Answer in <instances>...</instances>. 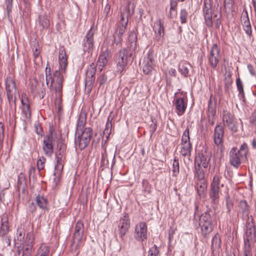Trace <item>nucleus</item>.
<instances>
[{
	"label": "nucleus",
	"mask_w": 256,
	"mask_h": 256,
	"mask_svg": "<svg viewBox=\"0 0 256 256\" xmlns=\"http://www.w3.org/2000/svg\"><path fill=\"white\" fill-rule=\"evenodd\" d=\"M137 36L135 32H131L128 36V42L130 46L132 49H135L136 44Z\"/></svg>",
	"instance_id": "a18cd8bd"
},
{
	"label": "nucleus",
	"mask_w": 256,
	"mask_h": 256,
	"mask_svg": "<svg viewBox=\"0 0 256 256\" xmlns=\"http://www.w3.org/2000/svg\"><path fill=\"white\" fill-rule=\"evenodd\" d=\"M92 134L91 128H86L83 131L76 132L74 143L76 148L80 150H84L89 144Z\"/></svg>",
	"instance_id": "39448f33"
},
{
	"label": "nucleus",
	"mask_w": 256,
	"mask_h": 256,
	"mask_svg": "<svg viewBox=\"0 0 256 256\" xmlns=\"http://www.w3.org/2000/svg\"><path fill=\"white\" fill-rule=\"evenodd\" d=\"M236 84L237 89L238 91V96L241 98H244V94L243 88V84L240 78H236Z\"/></svg>",
	"instance_id": "8fccbe9b"
},
{
	"label": "nucleus",
	"mask_w": 256,
	"mask_h": 256,
	"mask_svg": "<svg viewBox=\"0 0 256 256\" xmlns=\"http://www.w3.org/2000/svg\"><path fill=\"white\" fill-rule=\"evenodd\" d=\"M22 114L24 119H28L31 116V111L28 99L26 94H22L21 98Z\"/></svg>",
	"instance_id": "5701e85b"
},
{
	"label": "nucleus",
	"mask_w": 256,
	"mask_h": 256,
	"mask_svg": "<svg viewBox=\"0 0 256 256\" xmlns=\"http://www.w3.org/2000/svg\"><path fill=\"white\" fill-rule=\"evenodd\" d=\"M155 40L160 45H162L164 42V35L155 34Z\"/></svg>",
	"instance_id": "338daca9"
},
{
	"label": "nucleus",
	"mask_w": 256,
	"mask_h": 256,
	"mask_svg": "<svg viewBox=\"0 0 256 256\" xmlns=\"http://www.w3.org/2000/svg\"><path fill=\"white\" fill-rule=\"evenodd\" d=\"M48 66L46 68V84L48 86L50 83V87L51 88L54 84V88L56 94L55 99V104L58 108V112H60L62 108V83L64 79L62 74L60 71H56L52 76L50 74V69L48 72Z\"/></svg>",
	"instance_id": "f03ea898"
},
{
	"label": "nucleus",
	"mask_w": 256,
	"mask_h": 256,
	"mask_svg": "<svg viewBox=\"0 0 256 256\" xmlns=\"http://www.w3.org/2000/svg\"><path fill=\"white\" fill-rule=\"evenodd\" d=\"M8 218L6 214H4L0 220V236H1L6 244L10 246L11 239L8 236L10 226L8 222Z\"/></svg>",
	"instance_id": "9b49d317"
},
{
	"label": "nucleus",
	"mask_w": 256,
	"mask_h": 256,
	"mask_svg": "<svg viewBox=\"0 0 256 256\" xmlns=\"http://www.w3.org/2000/svg\"><path fill=\"white\" fill-rule=\"evenodd\" d=\"M96 72V66L94 63L90 64L88 67L87 70L86 72V86L90 91L92 86L95 81V74Z\"/></svg>",
	"instance_id": "dca6fc26"
},
{
	"label": "nucleus",
	"mask_w": 256,
	"mask_h": 256,
	"mask_svg": "<svg viewBox=\"0 0 256 256\" xmlns=\"http://www.w3.org/2000/svg\"><path fill=\"white\" fill-rule=\"evenodd\" d=\"M142 192L144 194H150L151 192V185L146 180H144L142 182Z\"/></svg>",
	"instance_id": "864d4df0"
},
{
	"label": "nucleus",
	"mask_w": 256,
	"mask_h": 256,
	"mask_svg": "<svg viewBox=\"0 0 256 256\" xmlns=\"http://www.w3.org/2000/svg\"><path fill=\"white\" fill-rule=\"evenodd\" d=\"M241 20L244 31L246 34L250 37L252 34V28L248 15V12L246 7L244 8L242 14Z\"/></svg>",
	"instance_id": "412c9836"
},
{
	"label": "nucleus",
	"mask_w": 256,
	"mask_h": 256,
	"mask_svg": "<svg viewBox=\"0 0 256 256\" xmlns=\"http://www.w3.org/2000/svg\"><path fill=\"white\" fill-rule=\"evenodd\" d=\"M180 22L182 24H184L188 22V12L185 8H182L179 13Z\"/></svg>",
	"instance_id": "de8ad7c7"
},
{
	"label": "nucleus",
	"mask_w": 256,
	"mask_h": 256,
	"mask_svg": "<svg viewBox=\"0 0 256 256\" xmlns=\"http://www.w3.org/2000/svg\"><path fill=\"white\" fill-rule=\"evenodd\" d=\"M190 64L186 61H181L178 64V70L180 74L185 77L188 74Z\"/></svg>",
	"instance_id": "4c0bfd02"
},
{
	"label": "nucleus",
	"mask_w": 256,
	"mask_h": 256,
	"mask_svg": "<svg viewBox=\"0 0 256 256\" xmlns=\"http://www.w3.org/2000/svg\"><path fill=\"white\" fill-rule=\"evenodd\" d=\"M130 226V221L128 214L126 213L119 220L118 228L120 238H122L126 232L128 231Z\"/></svg>",
	"instance_id": "6ab92c4d"
},
{
	"label": "nucleus",
	"mask_w": 256,
	"mask_h": 256,
	"mask_svg": "<svg viewBox=\"0 0 256 256\" xmlns=\"http://www.w3.org/2000/svg\"><path fill=\"white\" fill-rule=\"evenodd\" d=\"M38 206L44 210H48V200L42 196L38 195L36 198Z\"/></svg>",
	"instance_id": "72a5a7b5"
},
{
	"label": "nucleus",
	"mask_w": 256,
	"mask_h": 256,
	"mask_svg": "<svg viewBox=\"0 0 256 256\" xmlns=\"http://www.w3.org/2000/svg\"><path fill=\"white\" fill-rule=\"evenodd\" d=\"M256 230L253 224H248L246 226L244 250H246L248 247L249 250L252 251L250 244L251 243L254 242Z\"/></svg>",
	"instance_id": "4468645a"
},
{
	"label": "nucleus",
	"mask_w": 256,
	"mask_h": 256,
	"mask_svg": "<svg viewBox=\"0 0 256 256\" xmlns=\"http://www.w3.org/2000/svg\"><path fill=\"white\" fill-rule=\"evenodd\" d=\"M221 244V240L220 235L217 233L212 238V249L214 250L215 249L220 248Z\"/></svg>",
	"instance_id": "c03bdc74"
},
{
	"label": "nucleus",
	"mask_w": 256,
	"mask_h": 256,
	"mask_svg": "<svg viewBox=\"0 0 256 256\" xmlns=\"http://www.w3.org/2000/svg\"><path fill=\"white\" fill-rule=\"evenodd\" d=\"M4 126L0 122V149L2 148L4 138Z\"/></svg>",
	"instance_id": "e2e57ef3"
},
{
	"label": "nucleus",
	"mask_w": 256,
	"mask_h": 256,
	"mask_svg": "<svg viewBox=\"0 0 256 256\" xmlns=\"http://www.w3.org/2000/svg\"><path fill=\"white\" fill-rule=\"evenodd\" d=\"M201 228V232L202 236H206L208 235L213 230L212 224H199Z\"/></svg>",
	"instance_id": "a19ab883"
},
{
	"label": "nucleus",
	"mask_w": 256,
	"mask_h": 256,
	"mask_svg": "<svg viewBox=\"0 0 256 256\" xmlns=\"http://www.w3.org/2000/svg\"><path fill=\"white\" fill-rule=\"evenodd\" d=\"M26 188V178L24 174L21 172L18 176V190H21L22 192H24Z\"/></svg>",
	"instance_id": "e433bc0d"
},
{
	"label": "nucleus",
	"mask_w": 256,
	"mask_h": 256,
	"mask_svg": "<svg viewBox=\"0 0 256 256\" xmlns=\"http://www.w3.org/2000/svg\"><path fill=\"white\" fill-rule=\"evenodd\" d=\"M38 22L39 26L41 27L40 30L48 28L50 26V20L46 14H40Z\"/></svg>",
	"instance_id": "7c9ffc66"
},
{
	"label": "nucleus",
	"mask_w": 256,
	"mask_h": 256,
	"mask_svg": "<svg viewBox=\"0 0 256 256\" xmlns=\"http://www.w3.org/2000/svg\"><path fill=\"white\" fill-rule=\"evenodd\" d=\"M53 136L52 133L45 136L44 138L42 150L47 156L50 157L54 153L52 145Z\"/></svg>",
	"instance_id": "f3484780"
},
{
	"label": "nucleus",
	"mask_w": 256,
	"mask_h": 256,
	"mask_svg": "<svg viewBox=\"0 0 256 256\" xmlns=\"http://www.w3.org/2000/svg\"><path fill=\"white\" fill-rule=\"evenodd\" d=\"M222 177L220 174H215L210 185L209 195L214 203L218 202L220 194V188L224 187V184L222 182Z\"/></svg>",
	"instance_id": "1a4fd4ad"
},
{
	"label": "nucleus",
	"mask_w": 256,
	"mask_h": 256,
	"mask_svg": "<svg viewBox=\"0 0 256 256\" xmlns=\"http://www.w3.org/2000/svg\"><path fill=\"white\" fill-rule=\"evenodd\" d=\"M110 56V51L108 48L103 50L100 53L97 62V66L100 72L103 70V68L107 64Z\"/></svg>",
	"instance_id": "a878e982"
},
{
	"label": "nucleus",
	"mask_w": 256,
	"mask_h": 256,
	"mask_svg": "<svg viewBox=\"0 0 256 256\" xmlns=\"http://www.w3.org/2000/svg\"><path fill=\"white\" fill-rule=\"evenodd\" d=\"M134 4L130 6V3H128L126 8V13L124 12H121L120 20L116 25L127 27L128 17L134 14Z\"/></svg>",
	"instance_id": "a211bd4d"
},
{
	"label": "nucleus",
	"mask_w": 256,
	"mask_h": 256,
	"mask_svg": "<svg viewBox=\"0 0 256 256\" xmlns=\"http://www.w3.org/2000/svg\"><path fill=\"white\" fill-rule=\"evenodd\" d=\"M100 163L101 166H108V165L109 162L108 159V154L105 148H104L103 151L102 152Z\"/></svg>",
	"instance_id": "5fc2aeb1"
},
{
	"label": "nucleus",
	"mask_w": 256,
	"mask_h": 256,
	"mask_svg": "<svg viewBox=\"0 0 256 256\" xmlns=\"http://www.w3.org/2000/svg\"><path fill=\"white\" fill-rule=\"evenodd\" d=\"M207 185L204 180H200L197 183V193L201 198H204L206 195Z\"/></svg>",
	"instance_id": "473e14b6"
},
{
	"label": "nucleus",
	"mask_w": 256,
	"mask_h": 256,
	"mask_svg": "<svg viewBox=\"0 0 256 256\" xmlns=\"http://www.w3.org/2000/svg\"><path fill=\"white\" fill-rule=\"evenodd\" d=\"M222 122L225 126L232 132L237 131V126L234 120V116L226 110L222 112Z\"/></svg>",
	"instance_id": "aec40b11"
},
{
	"label": "nucleus",
	"mask_w": 256,
	"mask_h": 256,
	"mask_svg": "<svg viewBox=\"0 0 256 256\" xmlns=\"http://www.w3.org/2000/svg\"><path fill=\"white\" fill-rule=\"evenodd\" d=\"M50 252V246L42 244L36 252V256H48Z\"/></svg>",
	"instance_id": "ea45409f"
},
{
	"label": "nucleus",
	"mask_w": 256,
	"mask_h": 256,
	"mask_svg": "<svg viewBox=\"0 0 256 256\" xmlns=\"http://www.w3.org/2000/svg\"><path fill=\"white\" fill-rule=\"evenodd\" d=\"M248 152V146L246 143L242 144L239 150L236 148H232L229 154L230 163L234 168H238L247 160Z\"/></svg>",
	"instance_id": "7ed1b4c3"
},
{
	"label": "nucleus",
	"mask_w": 256,
	"mask_h": 256,
	"mask_svg": "<svg viewBox=\"0 0 256 256\" xmlns=\"http://www.w3.org/2000/svg\"><path fill=\"white\" fill-rule=\"evenodd\" d=\"M152 124H150L149 127V130L151 134H154V132H156L157 126L156 123L154 122V120H152Z\"/></svg>",
	"instance_id": "774afa93"
},
{
	"label": "nucleus",
	"mask_w": 256,
	"mask_h": 256,
	"mask_svg": "<svg viewBox=\"0 0 256 256\" xmlns=\"http://www.w3.org/2000/svg\"><path fill=\"white\" fill-rule=\"evenodd\" d=\"M182 92H176L172 101L173 105L175 106V112L179 116L184 114L187 107V100L182 96Z\"/></svg>",
	"instance_id": "9d476101"
},
{
	"label": "nucleus",
	"mask_w": 256,
	"mask_h": 256,
	"mask_svg": "<svg viewBox=\"0 0 256 256\" xmlns=\"http://www.w3.org/2000/svg\"><path fill=\"white\" fill-rule=\"evenodd\" d=\"M84 226L83 222L81 220L77 222L73 234V240L70 246L72 252L78 255L80 253V248L83 246L82 236L84 235Z\"/></svg>",
	"instance_id": "20e7f679"
},
{
	"label": "nucleus",
	"mask_w": 256,
	"mask_h": 256,
	"mask_svg": "<svg viewBox=\"0 0 256 256\" xmlns=\"http://www.w3.org/2000/svg\"><path fill=\"white\" fill-rule=\"evenodd\" d=\"M46 161V159L44 156L40 158L38 160L37 168L39 171L44 168Z\"/></svg>",
	"instance_id": "bf43d9fd"
},
{
	"label": "nucleus",
	"mask_w": 256,
	"mask_h": 256,
	"mask_svg": "<svg viewBox=\"0 0 256 256\" xmlns=\"http://www.w3.org/2000/svg\"><path fill=\"white\" fill-rule=\"evenodd\" d=\"M173 175L176 176L180 172V164L178 158L174 157L172 162V170Z\"/></svg>",
	"instance_id": "603ef678"
},
{
	"label": "nucleus",
	"mask_w": 256,
	"mask_h": 256,
	"mask_svg": "<svg viewBox=\"0 0 256 256\" xmlns=\"http://www.w3.org/2000/svg\"><path fill=\"white\" fill-rule=\"evenodd\" d=\"M212 218L210 211H206L202 214L199 218V224H212Z\"/></svg>",
	"instance_id": "c9c22d12"
},
{
	"label": "nucleus",
	"mask_w": 256,
	"mask_h": 256,
	"mask_svg": "<svg viewBox=\"0 0 256 256\" xmlns=\"http://www.w3.org/2000/svg\"><path fill=\"white\" fill-rule=\"evenodd\" d=\"M192 146L191 144H180V154L184 156H190L191 154Z\"/></svg>",
	"instance_id": "f704fd0d"
},
{
	"label": "nucleus",
	"mask_w": 256,
	"mask_h": 256,
	"mask_svg": "<svg viewBox=\"0 0 256 256\" xmlns=\"http://www.w3.org/2000/svg\"><path fill=\"white\" fill-rule=\"evenodd\" d=\"M132 55V51L130 49L123 48L116 54L115 62L116 72L120 74L126 69L128 58Z\"/></svg>",
	"instance_id": "0eeeda50"
},
{
	"label": "nucleus",
	"mask_w": 256,
	"mask_h": 256,
	"mask_svg": "<svg viewBox=\"0 0 256 256\" xmlns=\"http://www.w3.org/2000/svg\"><path fill=\"white\" fill-rule=\"evenodd\" d=\"M86 120V114L84 112H81L80 114L78 120H77L76 128V132L83 131Z\"/></svg>",
	"instance_id": "2f4dec72"
},
{
	"label": "nucleus",
	"mask_w": 256,
	"mask_h": 256,
	"mask_svg": "<svg viewBox=\"0 0 256 256\" xmlns=\"http://www.w3.org/2000/svg\"><path fill=\"white\" fill-rule=\"evenodd\" d=\"M66 148V146L62 140L58 142L55 152L56 162L54 174L56 176H60L62 171Z\"/></svg>",
	"instance_id": "423d86ee"
},
{
	"label": "nucleus",
	"mask_w": 256,
	"mask_h": 256,
	"mask_svg": "<svg viewBox=\"0 0 256 256\" xmlns=\"http://www.w3.org/2000/svg\"><path fill=\"white\" fill-rule=\"evenodd\" d=\"M204 152L198 153L195 156L194 164L202 166L204 168H206L209 164L210 156L206 150Z\"/></svg>",
	"instance_id": "4be33fe9"
},
{
	"label": "nucleus",
	"mask_w": 256,
	"mask_h": 256,
	"mask_svg": "<svg viewBox=\"0 0 256 256\" xmlns=\"http://www.w3.org/2000/svg\"><path fill=\"white\" fill-rule=\"evenodd\" d=\"M226 205L227 208V212L230 213L232 208L233 207L234 204L232 200H230V197L229 196H228L226 197Z\"/></svg>",
	"instance_id": "0e129e2a"
},
{
	"label": "nucleus",
	"mask_w": 256,
	"mask_h": 256,
	"mask_svg": "<svg viewBox=\"0 0 256 256\" xmlns=\"http://www.w3.org/2000/svg\"><path fill=\"white\" fill-rule=\"evenodd\" d=\"M216 3L214 6L216 10L218 12H214V10H212V0H204L202 6L203 15L206 26L208 28H212L213 26L212 18L214 20V23L216 29H219L222 24V7L219 6L218 0H215Z\"/></svg>",
	"instance_id": "f257e3e1"
},
{
	"label": "nucleus",
	"mask_w": 256,
	"mask_h": 256,
	"mask_svg": "<svg viewBox=\"0 0 256 256\" xmlns=\"http://www.w3.org/2000/svg\"><path fill=\"white\" fill-rule=\"evenodd\" d=\"M143 72L146 74H151L154 69L155 64L154 58L148 56L143 62Z\"/></svg>",
	"instance_id": "bb28decb"
},
{
	"label": "nucleus",
	"mask_w": 256,
	"mask_h": 256,
	"mask_svg": "<svg viewBox=\"0 0 256 256\" xmlns=\"http://www.w3.org/2000/svg\"><path fill=\"white\" fill-rule=\"evenodd\" d=\"M212 98H213L212 96H211L210 97V99L208 101V123L211 126H213L214 124V122H215L214 116H215V114H216V111L214 110V108L212 106Z\"/></svg>",
	"instance_id": "c85d7f7f"
},
{
	"label": "nucleus",
	"mask_w": 256,
	"mask_h": 256,
	"mask_svg": "<svg viewBox=\"0 0 256 256\" xmlns=\"http://www.w3.org/2000/svg\"><path fill=\"white\" fill-rule=\"evenodd\" d=\"M95 32L96 29L94 28V25L92 24L83 40L82 47L84 52H87L88 53L92 52L94 46V36Z\"/></svg>",
	"instance_id": "ddd939ff"
},
{
	"label": "nucleus",
	"mask_w": 256,
	"mask_h": 256,
	"mask_svg": "<svg viewBox=\"0 0 256 256\" xmlns=\"http://www.w3.org/2000/svg\"><path fill=\"white\" fill-rule=\"evenodd\" d=\"M126 27L116 25L114 32L113 34L114 44L116 46H120L122 40V37L126 30Z\"/></svg>",
	"instance_id": "b1692460"
},
{
	"label": "nucleus",
	"mask_w": 256,
	"mask_h": 256,
	"mask_svg": "<svg viewBox=\"0 0 256 256\" xmlns=\"http://www.w3.org/2000/svg\"><path fill=\"white\" fill-rule=\"evenodd\" d=\"M195 176L200 180H204V172L200 165L194 164Z\"/></svg>",
	"instance_id": "37998d69"
},
{
	"label": "nucleus",
	"mask_w": 256,
	"mask_h": 256,
	"mask_svg": "<svg viewBox=\"0 0 256 256\" xmlns=\"http://www.w3.org/2000/svg\"><path fill=\"white\" fill-rule=\"evenodd\" d=\"M180 144H191L190 142V130L188 128L184 130L182 134Z\"/></svg>",
	"instance_id": "3c124183"
},
{
	"label": "nucleus",
	"mask_w": 256,
	"mask_h": 256,
	"mask_svg": "<svg viewBox=\"0 0 256 256\" xmlns=\"http://www.w3.org/2000/svg\"><path fill=\"white\" fill-rule=\"evenodd\" d=\"M12 0H6V10L7 15L8 18H10V13L12 12Z\"/></svg>",
	"instance_id": "680f3d73"
},
{
	"label": "nucleus",
	"mask_w": 256,
	"mask_h": 256,
	"mask_svg": "<svg viewBox=\"0 0 256 256\" xmlns=\"http://www.w3.org/2000/svg\"><path fill=\"white\" fill-rule=\"evenodd\" d=\"M159 254V250L156 245H154L150 248L148 256H158Z\"/></svg>",
	"instance_id": "052dcab7"
},
{
	"label": "nucleus",
	"mask_w": 256,
	"mask_h": 256,
	"mask_svg": "<svg viewBox=\"0 0 256 256\" xmlns=\"http://www.w3.org/2000/svg\"><path fill=\"white\" fill-rule=\"evenodd\" d=\"M239 212L244 218H248L250 214V206L245 200H240L238 204Z\"/></svg>",
	"instance_id": "c756f323"
},
{
	"label": "nucleus",
	"mask_w": 256,
	"mask_h": 256,
	"mask_svg": "<svg viewBox=\"0 0 256 256\" xmlns=\"http://www.w3.org/2000/svg\"><path fill=\"white\" fill-rule=\"evenodd\" d=\"M178 6V2L176 0H170V10L168 14L170 18H172V11L176 12V7Z\"/></svg>",
	"instance_id": "4d7b16f0"
},
{
	"label": "nucleus",
	"mask_w": 256,
	"mask_h": 256,
	"mask_svg": "<svg viewBox=\"0 0 256 256\" xmlns=\"http://www.w3.org/2000/svg\"><path fill=\"white\" fill-rule=\"evenodd\" d=\"M25 236V232L24 229L18 228L17 230L16 234V240L20 242L24 240Z\"/></svg>",
	"instance_id": "13d9d810"
},
{
	"label": "nucleus",
	"mask_w": 256,
	"mask_h": 256,
	"mask_svg": "<svg viewBox=\"0 0 256 256\" xmlns=\"http://www.w3.org/2000/svg\"><path fill=\"white\" fill-rule=\"evenodd\" d=\"M134 236L138 241L143 242L147 239V226L146 222H140L136 226Z\"/></svg>",
	"instance_id": "2eb2a0df"
},
{
	"label": "nucleus",
	"mask_w": 256,
	"mask_h": 256,
	"mask_svg": "<svg viewBox=\"0 0 256 256\" xmlns=\"http://www.w3.org/2000/svg\"><path fill=\"white\" fill-rule=\"evenodd\" d=\"M112 124L106 122L105 126V128L104 131V136L108 140L110 136V133L112 132Z\"/></svg>",
	"instance_id": "6e6d98bb"
},
{
	"label": "nucleus",
	"mask_w": 256,
	"mask_h": 256,
	"mask_svg": "<svg viewBox=\"0 0 256 256\" xmlns=\"http://www.w3.org/2000/svg\"><path fill=\"white\" fill-rule=\"evenodd\" d=\"M4 86L6 96L10 104L12 102L15 104L16 96L18 94V92L14 76L12 75L8 76L4 79Z\"/></svg>",
	"instance_id": "6e6552de"
},
{
	"label": "nucleus",
	"mask_w": 256,
	"mask_h": 256,
	"mask_svg": "<svg viewBox=\"0 0 256 256\" xmlns=\"http://www.w3.org/2000/svg\"><path fill=\"white\" fill-rule=\"evenodd\" d=\"M224 128L220 124L216 126L214 130V144L217 146L222 144L224 137Z\"/></svg>",
	"instance_id": "cd10ccee"
},
{
	"label": "nucleus",
	"mask_w": 256,
	"mask_h": 256,
	"mask_svg": "<svg viewBox=\"0 0 256 256\" xmlns=\"http://www.w3.org/2000/svg\"><path fill=\"white\" fill-rule=\"evenodd\" d=\"M34 236L33 232H30L28 233L26 240L24 241V245H31L34 246Z\"/></svg>",
	"instance_id": "49530a36"
},
{
	"label": "nucleus",
	"mask_w": 256,
	"mask_h": 256,
	"mask_svg": "<svg viewBox=\"0 0 256 256\" xmlns=\"http://www.w3.org/2000/svg\"><path fill=\"white\" fill-rule=\"evenodd\" d=\"M30 86L32 93L38 94V90L41 88L40 84L36 79L30 80Z\"/></svg>",
	"instance_id": "79ce46f5"
},
{
	"label": "nucleus",
	"mask_w": 256,
	"mask_h": 256,
	"mask_svg": "<svg viewBox=\"0 0 256 256\" xmlns=\"http://www.w3.org/2000/svg\"><path fill=\"white\" fill-rule=\"evenodd\" d=\"M59 70L57 71H60L62 75L65 72L66 68L68 66V58L66 55V51L64 48H62L60 49L59 55Z\"/></svg>",
	"instance_id": "393cba45"
},
{
	"label": "nucleus",
	"mask_w": 256,
	"mask_h": 256,
	"mask_svg": "<svg viewBox=\"0 0 256 256\" xmlns=\"http://www.w3.org/2000/svg\"><path fill=\"white\" fill-rule=\"evenodd\" d=\"M34 246L31 245H24L22 247V256H32L34 252Z\"/></svg>",
	"instance_id": "09e8293b"
},
{
	"label": "nucleus",
	"mask_w": 256,
	"mask_h": 256,
	"mask_svg": "<svg viewBox=\"0 0 256 256\" xmlns=\"http://www.w3.org/2000/svg\"><path fill=\"white\" fill-rule=\"evenodd\" d=\"M98 82H99L100 86L104 84L107 82V78L104 74H100L98 78Z\"/></svg>",
	"instance_id": "69168bd1"
},
{
	"label": "nucleus",
	"mask_w": 256,
	"mask_h": 256,
	"mask_svg": "<svg viewBox=\"0 0 256 256\" xmlns=\"http://www.w3.org/2000/svg\"><path fill=\"white\" fill-rule=\"evenodd\" d=\"M208 62L210 66L216 70L220 60V49L216 44H212L210 54L207 56Z\"/></svg>",
	"instance_id": "f8f14e48"
},
{
	"label": "nucleus",
	"mask_w": 256,
	"mask_h": 256,
	"mask_svg": "<svg viewBox=\"0 0 256 256\" xmlns=\"http://www.w3.org/2000/svg\"><path fill=\"white\" fill-rule=\"evenodd\" d=\"M154 30L155 34L164 35V27L160 19L154 22Z\"/></svg>",
	"instance_id": "58836bf2"
}]
</instances>
